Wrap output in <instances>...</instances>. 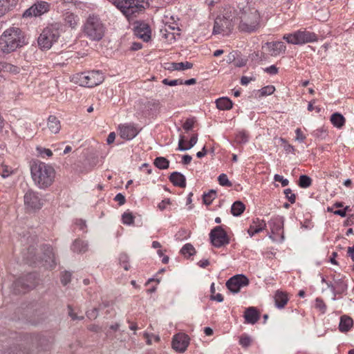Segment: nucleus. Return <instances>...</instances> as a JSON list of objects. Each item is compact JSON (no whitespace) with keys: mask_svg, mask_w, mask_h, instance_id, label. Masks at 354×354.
I'll return each mask as SVG.
<instances>
[{"mask_svg":"<svg viewBox=\"0 0 354 354\" xmlns=\"http://www.w3.org/2000/svg\"><path fill=\"white\" fill-rule=\"evenodd\" d=\"M30 173L35 185L39 189H46L55 180V169L50 165L37 160L31 162Z\"/></svg>","mask_w":354,"mask_h":354,"instance_id":"f257e3e1","label":"nucleus"},{"mask_svg":"<svg viewBox=\"0 0 354 354\" xmlns=\"http://www.w3.org/2000/svg\"><path fill=\"white\" fill-rule=\"evenodd\" d=\"M239 30L245 33L256 32L261 26V20L258 10L252 7L248 3L239 7Z\"/></svg>","mask_w":354,"mask_h":354,"instance_id":"f03ea898","label":"nucleus"},{"mask_svg":"<svg viewBox=\"0 0 354 354\" xmlns=\"http://www.w3.org/2000/svg\"><path fill=\"white\" fill-rule=\"evenodd\" d=\"M106 26L98 15L89 14L86 18L82 32L84 36L92 41H99L104 37Z\"/></svg>","mask_w":354,"mask_h":354,"instance_id":"7ed1b4c3","label":"nucleus"},{"mask_svg":"<svg viewBox=\"0 0 354 354\" xmlns=\"http://www.w3.org/2000/svg\"><path fill=\"white\" fill-rule=\"evenodd\" d=\"M24 44L21 31L19 28L11 27L6 30L0 37V45L4 53L15 50Z\"/></svg>","mask_w":354,"mask_h":354,"instance_id":"20e7f679","label":"nucleus"},{"mask_svg":"<svg viewBox=\"0 0 354 354\" xmlns=\"http://www.w3.org/2000/svg\"><path fill=\"white\" fill-rule=\"evenodd\" d=\"M233 18L234 13L232 8L230 7L225 8L222 16H218L214 21L213 33L228 35L233 29Z\"/></svg>","mask_w":354,"mask_h":354,"instance_id":"39448f33","label":"nucleus"},{"mask_svg":"<svg viewBox=\"0 0 354 354\" xmlns=\"http://www.w3.org/2000/svg\"><path fill=\"white\" fill-rule=\"evenodd\" d=\"M60 36L59 24H53L45 28L38 37V45L42 49H50Z\"/></svg>","mask_w":354,"mask_h":354,"instance_id":"423d86ee","label":"nucleus"},{"mask_svg":"<svg viewBox=\"0 0 354 354\" xmlns=\"http://www.w3.org/2000/svg\"><path fill=\"white\" fill-rule=\"evenodd\" d=\"M113 3L127 18L136 15L145 9L138 0H113Z\"/></svg>","mask_w":354,"mask_h":354,"instance_id":"0eeeda50","label":"nucleus"},{"mask_svg":"<svg viewBox=\"0 0 354 354\" xmlns=\"http://www.w3.org/2000/svg\"><path fill=\"white\" fill-rule=\"evenodd\" d=\"M37 277L34 273H29L19 277L12 284L15 293H26L37 286Z\"/></svg>","mask_w":354,"mask_h":354,"instance_id":"6e6552de","label":"nucleus"},{"mask_svg":"<svg viewBox=\"0 0 354 354\" xmlns=\"http://www.w3.org/2000/svg\"><path fill=\"white\" fill-rule=\"evenodd\" d=\"M78 79L81 86L87 87H94L104 81V76L98 71H93L87 73H83L78 75Z\"/></svg>","mask_w":354,"mask_h":354,"instance_id":"1a4fd4ad","label":"nucleus"},{"mask_svg":"<svg viewBox=\"0 0 354 354\" xmlns=\"http://www.w3.org/2000/svg\"><path fill=\"white\" fill-rule=\"evenodd\" d=\"M209 239L216 248H221L230 243V239L221 226H216L211 230Z\"/></svg>","mask_w":354,"mask_h":354,"instance_id":"9d476101","label":"nucleus"},{"mask_svg":"<svg viewBox=\"0 0 354 354\" xmlns=\"http://www.w3.org/2000/svg\"><path fill=\"white\" fill-rule=\"evenodd\" d=\"M249 279L244 274H236L226 282V286L232 293H238L243 287L248 286Z\"/></svg>","mask_w":354,"mask_h":354,"instance_id":"9b49d317","label":"nucleus"},{"mask_svg":"<svg viewBox=\"0 0 354 354\" xmlns=\"http://www.w3.org/2000/svg\"><path fill=\"white\" fill-rule=\"evenodd\" d=\"M269 226L272 235L270 236V239L274 241L279 240L283 241L284 240L283 232L282 230L283 227V219L282 217H277L272 218L269 222Z\"/></svg>","mask_w":354,"mask_h":354,"instance_id":"f8f14e48","label":"nucleus"},{"mask_svg":"<svg viewBox=\"0 0 354 354\" xmlns=\"http://www.w3.org/2000/svg\"><path fill=\"white\" fill-rule=\"evenodd\" d=\"M24 203L30 209H39L43 206V201L39 194L32 190L28 191L24 195Z\"/></svg>","mask_w":354,"mask_h":354,"instance_id":"ddd939ff","label":"nucleus"},{"mask_svg":"<svg viewBox=\"0 0 354 354\" xmlns=\"http://www.w3.org/2000/svg\"><path fill=\"white\" fill-rule=\"evenodd\" d=\"M50 5L46 1H38L27 9L23 14L24 17H39L49 10Z\"/></svg>","mask_w":354,"mask_h":354,"instance_id":"4468645a","label":"nucleus"},{"mask_svg":"<svg viewBox=\"0 0 354 354\" xmlns=\"http://www.w3.org/2000/svg\"><path fill=\"white\" fill-rule=\"evenodd\" d=\"M189 340L187 335L178 333L173 337L172 348L179 353H183L189 345Z\"/></svg>","mask_w":354,"mask_h":354,"instance_id":"2eb2a0df","label":"nucleus"},{"mask_svg":"<svg viewBox=\"0 0 354 354\" xmlns=\"http://www.w3.org/2000/svg\"><path fill=\"white\" fill-rule=\"evenodd\" d=\"M295 34L296 41H295V42L297 43V45L315 42L318 39V37L315 33L307 31L306 30H297L295 32Z\"/></svg>","mask_w":354,"mask_h":354,"instance_id":"dca6fc26","label":"nucleus"},{"mask_svg":"<svg viewBox=\"0 0 354 354\" xmlns=\"http://www.w3.org/2000/svg\"><path fill=\"white\" fill-rule=\"evenodd\" d=\"M120 136L126 140H131L135 138L139 131L138 129L131 124H125L119 127Z\"/></svg>","mask_w":354,"mask_h":354,"instance_id":"f3484780","label":"nucleus"},{"mask_svg":"<svg viewBox=\"0 0 354 354\" xmlns=\"http://www.w3.org/2000/svg\"><path fill=\"white\" fill-rule=\"evenodd\" d=\"M136 35L144 41H148L151 38V29L147 24L140 22L135 27Z\"/></svg>","mask_w":354,"mask_h":354,"instance_id":"a211bd4d","label":"nucleus"},{"mask_svg":"<svg viewBox=\"0 0 354 354\" xmlns=\"http://www.w3.org/2000/svg\"><path fill=\"white\" fill-rule=\"evenodd\" d=\"M64 25L71 29H76L80 24V17L71 12H66L62 15Z\"/></svg>","mask_w":354,"mask_h":354,"instance_id":"6ab92c4d","label":"nucleus"},{"mask_svg":"<svg viewBox=\"0 0 354 354\" xmlns=\"http://www.w3.org/2000/svg\"><path fill=\"white\" fill-rule=\"evenodd\" d=\"M44 255L46 266L49 268H54L56 265V262L55 259L53 249L50 245L45 246L44 250Z\"/></svg>","mask_w":354,"mask_h":354,"instance_id":"aec40b11","label":"nucleus"},{"mask_svg":"<svg viewBox=\"0 0 354 354\" xmlns=\"http://www.w3.org/2000/svg\"><path fill=\"white\" fill-rule=\"evenodd\" d=\"M266 45L272 56H277L286 51V47L282 41L267 42Z\"/></svg>","mask_w":354,"mask_h":354,"instance_id":"412c9836","label":"nucleus"},{"mask_svg":"<svg viewBox=\"0 0 354 354\" xmlns=\"http://www.w3.org/2000/svg\"><path fill=\"white\" fill-rule=\"evenodd\" d=\"M198 141V136L197 134H194L188 143V145L185 146L184 144L186 142L185 138L184 136L180 135V138L178 140V150L184 151L190 149L192 148L197 142Z\"/></svg>","mask_w":354,"mask_h":354,"instance_id":"4be33fe9","label":"nucleus"},{"mask_svg":"<svg viewBox=\"0 0 354 354\" xmlns=\"http://www.w3.org/2000/svg\"><path fill=\"white\" fill-rule=\"evenodd\" d=\"M266 227V223L263 220L257 218L254 221L253 224L251 225L248 230V233L250 236H253L255 234L259 233L263 231Z\"/></svg>","mask_w":354,"mask_h":354,"instance_id":"5701e85b","label":"nucleus"},{"mask_svg":"<svg viewBox=\"0 0 354 354\" xmlns=\"http://www.w3.org/2000/svg\"><path fill=\"white\" fill-rule=\"evenodd\" d=\"M244 318L245 319V322L254 324L258 322L259 315L255 308L250 307L245 310Z\"/></svg>","mask_w":354,"mask_h":354,"instance_id":"b1692460","label":"nucleus"},{"mask_svg":"<svg viewBox=\"0 0 354 354\" xmlns=\"http://www.w3.org/2000/svg\"><path fill=\"white\" fill-rule=\"evenodd\" d=\"M335 288L333 292V300H335V297L337 295L344 293L348 288L347 283L343 279H334Z\"/></svg>","mask_w":354,"mask_h":354,"instance_id":"393cba45","label":"nucleus"},{"mask_svg":"<svg viewBox=\"0 0 354 354\" xmlns=\"http://www.w3.org/2000/svg\"><path fill=\"white\" fill-rule=\"evenodd\" d=\"M169 180L174 184L175 186H178L180 187H185L186 186V179L184 175L182 174L174 171L169 176Z\"/></svg>","mask_w":354,"mask_h":354,"instance_id":"a878e982","label":"nucleus"},{"mask_svg":"<svg viewBox=\"0 0 354 354\" xmlns=\"http://www.w3.org/2000/svg\"><path fill=\"white\" fill-rule=\"evenodd\" d=\"M288 301L287 294L282 291L277 290L274 295L275 306L278 308H283Z\"/></svg>","mask_w":354,"mask_h":354,"instance_id":"bb28decb","label":"nucleus"},{"mask_svg":"<svg viewBox=\"0 0 354 354\" xmlns=\"http://www.w3.org/2000/svg\"><path fill=\"white\" fill-rule=\"evenodd\" d=\"M48 128L53 133H57L61 129L59 120L54 115H50L48 119Z\"/></svg>","mask_w":354,"mask_h":354,"instance_id":"cd10ccee","label":"nucleus"},{"mask_svg":"<svg viewBox=\"0 0 354 354\" xmlns=\"http://www.w3.org/2000/svg\"><path fill=\"white\" fill-rule=\"evenodd\" d=\"M353 319L346 315H343L340 318L339 329L342 333L348 332L353 326Z\"/></svg>","mask_w":354,"mask_h":354,"instance_id":"c85d7f7f","label":"nucleus"},{"mask_svg":"<svg viewBox=\"0 0 354 354\" xmlns=\"http://www.w3.org/2000/svg\"><path fill=\"white\" fill-rule=\"evenodd\" d=\"M19 0H0V7L4 15L12 10L18 4Z\"/></svg>","mask_w":354,"mask_h":354,"instance_id":"c756f323","label":"nucleus"},{"mask_svg":"<svg viewBox=\"0 0 354 354\" xmlns=\"http://www.w3.org/2000/svg\"><path fill=\"white\" fill-rule=\"evenodd\" d=\"M193 67V64L189 62H172L169 64L167 69L170 71H184Z\"/></svg>","mask_w":354,"mask_h":354,"instance_id":"7c9ffc66","label":"nucleus"},{"mask_svg":"<svg viewBox=\"0 0 354 354\" xmlns=\"http://www.w3.org/2000/svg\"><path fill=\"white\" fill-rule=\"evenodd\" d=\"M71 250L74 252L84 253L88 250V243L86 241L76 239L71 245Z\"/></svg>","mask_w":354,"mask_h":354,"instance_id":"2f4dec72","label":"nucleus"},{"mask_svg":"<svg viewBox=\"0 0 354 354\" xmlns=\"http://www.w3.org/2000/svg\"><path fill=\"white\" fill-rule=\"evenodd\" d=\"M216 107L220 110H230L232 108L233 103L228 97H220L216 100Z\"/></svg>","mask_w":354,"mask_h":354,"instance_id":"473e14b6","label":"nucleus"},{"mask_svg":"<svg viewBox=\"0 0 354 354\" xmlns=\"http://www.w3.org/2000/svg\"><path fill=\"white\" fill-rule=\"evenodd\" d=\"M330 122L333 126L340 129L344 125L346 120L342 114L339 113H335L330 116Z\"/></svg>","mask_w":354,"mask_h":354,"instance_id":"72a5a7b5","label":"nucleus"},{"mask_svg":"<svg viewBox=\"0 0 354 354\" xmlns=\"http://www.w3.org/2000/svg\"><path fill=\"white\" fill-rule=\"evenodd\" d=\"M245 209V205L242 202L237 201L232 204L231 212L234 216H239L244 212Z\"/></svg>","mask_w":354,"mask_h":354,"instance_id":"f704fd0d","label":"nucleus"},{"mask_svg":"<svg viewBox=\"0 0 354 354\" xmlns=\"http://www.w3.org/2000/svg\"><path fill=\"white\" fill-rule=\"evenodd\" d=\"M154 165L160 169H166L169 167V161L165 157H157L153 162Z\"/></svg>","mask_w":354,"mask_h":354,"instance_id":"c9c22d12","label":"nucleus"},{"mask_svg":"<svg viewBox=\"0 0 354 354\" xmlns=\"http://www.w3.org/2000/svg\"><path fill=\"white\" fill-rule=\"evenodd\" d=\"M19 68L9 63L1 62L0 63V71L8 72L11 73H19Z\"/></svg>","mask_w":354,"mask_h":354,"instance_id":"e433bc0d","label":"nucleus"},{"mask_svg":"<svg viewBox=\"0 0 354 354\" xmlns=\"http://www.w3.org/2000/svg\"><path fill=\"white\" fill-rule=\"evenodd\" d=\"M312 184L311 178L306 175H301L299 179V186L301 188H308Z\"/></svg>","mask_w":354,"mask_h":354,"instance_id":"4c0bfd02","label":"nucleus"},{"mask_svg":"<svg viewBox=\"0 0 354 354\" xmlns=\"http://www.w3.org/2000/svg\"><path fill=\"white\" fill-rule=\"evenodd\" d=\"M180 252L185 256L187 255L188 257H190L196 252V250L191 243H186L181 248Z\"/></svg>","mask_w":354,"mask_h":354,"instance_id":"58836bf2","label":"nucleus"},{"mask_svg":"<svg viewBox=\"0 0 354 354\" xmlns=\"http://www.w3.org/2000/svg\"><path fill=\"white\" fill-rule=\"evenodd\" d=\"M216 192L214 190H210L208 193L203 194V203L207 205H210L213 200L216 198Z\"/></svg>","mask_w":354,"mask_h":354,"instance_id":"ea45409f","label":"nucleus"},{"mask_svg":"<svg viewBox=\"0 0 354 354\" xmlns=\"http://www.w3.org/2000/svg\"><path fill=\"white\" fill-rule=\"evenodd\" d=\"M12 173L13 170L11 167L3 164L0 165V176L2 178H6L10 176Z\"/></svg>","mask_w":354,"mask_h":354,"instance_id":"a19ab883","label":"nucleus"},{"mask_svg":"<svg viewBox=\"0 0 354 354\" xmlns=\"http://www.w3.org/2000/svg\"><path fill=\"white\" fill-rule=\"evenodd\" d=\"M122 223L126 225H131L134 223V216L131 212H126L122 216Z\"/></svg>","mask_w":354,"mask_h":354,"instance_id":"79ce46f5","label":"nucleus"},{"mask_svg":"<svg viewBox=\"0 0 354 354\" xmlns=\"http://www.w3.org/2000/svg\"><path fill=\"white\" fill-rule=\"evenodd\" d=\"M218 180L221 186L231 187L232 185V183L229 180L225 174H221L219 175L218 177Z\"/></svg>","mask_w":354,"mask_h":354,"instance_id":"37998d69","label":"nucleus"},{"mask_svg":"<svg viewBox=\"0 0 354 354\" xmlns=\"http://www.w3.org/2000/svg\"><path fill=\"white\" fill-rule=\"evenodd\" d=\"M274 91H275L274 86L272 85H269V86L263 87L260 90V93H261V95L266 96V95H269L272 94L274 92Z\"/></svg>","mask_w":354,"mask_h":354,"instance_id":"c03bdc74","label":"nucleus"},{"mask_svg":"<svg viewBox=\"0 0 354 354\" xmlns=\"http://www.w3.org/2000/svg\"><path fill=\"white\" fill-rule=\"evenodd\" d=\"M120 262L121 266L125 270H128L129 268V257L126 254H121L120 255Z\"/></svg>","mask_w":354,"mask_h":354,"instance_id":"a18cd8bd","label":"nucleus"},{"mask_svg":"<svg viewBox=\"0 0 354 354\" xmlns=\"http://www.w3.org/2000/svg\"><path fill=\"white\" fill-rule=\"evenodd\" d=\"M239 344L244 348H248L251 344L250 337L244 334L240 337Z\"/></svg>","mask_w":354,"mask_h":354,"instance_id":"49530a36","label":"nucleus"},{"mask_svg":"<svg viewBox=\"0 0 354 354\" xmlns=\"http://www.w3.org/2000/svg\"><path fill=\"white\" fill-rule=\"evenodd\" d=\"M284 194L286 195V197L287 198V199L288 200V201L290 203L293 204L295 203L296 196L295 194L292 193V191L291 190V189H290V188L286 189L284 190Z\"/></svg>","mask_w":354,"mask_h":354,"instance_id":"de8ad7c7","label":"nucleus"},{"mask_svg":"<svg viewBox=\"0 0 354 354\" xmlns=\"http://www.w3.org/2000/svg\"><path fill=\"white\" fill-rule=\"evenodd\" d=\"M162 83L165 85L174 86L176 85H178V84L179 85L183 84V81L180 79L169 80L165 78L162 80Z\"/></svg>","mask_w":354,"mask_h":354,"instance_id":"09e8293b","label":"nucleus"},{"mask_svg":"<svg viewBox=\"0 0 354 354\" xmlns=\"http://www.w3.org/2000/svg\"><path fill=\"white\" fill-rule=\"evenodd\" d=\"M315 306L317 308L319 309L322 313H325L326 310V306L324 304V301L320 298H317L315 299Z\"/></svg>","mask_w":354,"mask_h":354,"instance_id":"8fccbe9b","label":"nucleus"},{"mask_svg":"<svg viewBox=\"0 0 354 354\" xmlns=\"http://www.w3.org/2000/svg\"><path fill=\"white\" fill-rule=\"evenodd\" d=\"M295 35V32L292 34L284 35L283 39H285L289 44L297 45V43L295 42V41H296Z\"/></svg>","mask_w":354,"mask_h":354,"instance_id":"3c124183","label":"nucleus"},{"mask_svg":"<svg viewBox=\"0 0 354 354\" xmlns=\"http://www.w3.org/2000/svg\"><path fill=\"white\" fill-rule=\"evenodd\" d=\"M264 72L270 75H276L279 72V68L275 65H272L263 68Z\"/></svg>","mask_w":354,"mask_h":354,"instance_id":"603ef678","label":"nucleus"},{"mask_svg":"<svg viewBox=\"0 0 354 354\" xmlns=\"http://www.w3.org/2000/svg\"><path fill=\"white\" fill-rule=\"evenodd\" d=\"M274 180L277 182H280L283 187H286L288 185L289 181L286 178H283V177L279 174H275L274 176Z\"/></svg>","mask_w":354,"mask_h":354,"instance_id":"864d4df0","label":"nucleus"},{"mask_svg":"<svg viewBox=\"0 0 354 354\" xmlns=\"http://www.w3.org/2000/svg\"><path fill=\"white\" fill-rule=\"evenodd\" d=\"M160 103L158 101L156 100H152V101H148L145 106L150 109L151 110H156L159 108Z\"/></svg>","mask_w":354,"mask_h":354,"instance_id":"5fc2aeb1","label":"nucleus"},{"mask_svg":"<svg viewBox=\"0 0 354 354\" xmlns=\"http://www.w3.org/2000/svg\"><path fill=\"white\" fill-rule=\"evenodd\" d=\"M71 274L68 272H65L61 277L62 283L64 286L67 285L71 281Z\"/></svg>","mask_w":354,"mask_h":354,"instance_id":"6e6d98bb","label":"nucleus"},{"mask_svg":"<svg viewBox=\"0 0 354 354\" xmlns=\"http://www.w3.org/2000/svg\"><path fill=\"white\" fill-rule=\"evenodd\" d=\"M194 120L193 119H187L183 124V129L188 131L194 127Z\"/></svg>","mask_w":354,"mask_h":354,"instance_id":"4d7b16f0","label":"nucleus"},{"mask_svg":"<svg viewBox=\"0 0 354 354\" xmlns=\"http://www.w3.org/2000/svg\"><path fill=\"white\" fill-rule=\"evenodd\" d=\"M236 139L238 142L245 143L248 140V135L244 132H240L237 134Z\"/></svg>","mask_w":354,"mask_h":354,"instance_id":"13d9d810","label":"nucleus"},{"mask_svg":"<svg viewBox=\"0 0 354 354\" xmlns=\"http://www.w3.org/2000/svg\"><path fill=\"white\" fill-rule=\"evenodd\" d=\"M114 200L117 202H118V204L120 205H122L125 203L126 202V199H125V197L123 194H122L121 193H118L115 196V198Z\"/></svg>","mask_w":354,"mask_h":354,"instance_id":"bf43d9fd","label":"nucleus"},{"mask_svg":"<svg viewBox=\"0 0 354 354\" xmlns=\"http://www.w3.org/2000/svg\"><path fill=\"white\" fill-rule=\"evenodd\" d=\"M296 133V140L299 142H303L306 139V136L302 133L301 130L300 129H297L295 130Z\"/></svg>","mask_w":354,"mask_h":354,"instance_id":"052dcab7","label":"nucleus"},{"mask_svg":"<svg viewBox=\"0 0 354 354\" xmlns=\"http://www.w3.org/2000/svg\"><path fill=\"white\" fill-rule=\"evenodd\" d=\"M38 150L42 156H46L50 157L53 155V152L48 149H38Z\"/></svg>","mask_w":354,"mask_h":354,"instance_id":"680f3d73","label":"nucleus"},{"mask_svg":"<svg viewBox=\"0 0 354 354\" xmlns=\"http://www.w3.org/2000/svg\"><path fill=\"white\" fill-rule=\"evenodd\" d=\"M97 308H93L92 310L87 312V317L89 319H95L97 317Z\"/></svg>","mask_w":354,"mask_h":354,"instance_id":"e2e57ef3","label":"nucleus"},{"mask_svg":"<svg viewBox=\"0 0 354 354\" xmlns=\"http://www.w3.org/2000/svg\"><path fill=\"white\" fill-rule=\"evenodd\" d=\"M254 80L253 77H249L247 76H243L241 79V84L242 85H247L251 81Z\"/></svg>","mask_w":354,"mask_h":354,"instance_id":"0e129e2a","label":"nucleus"},{"mask_svg":"<svg viewBox=\"0 0 354 354\" xmlns=\"http://www.w3.org/2000/svg\"><path fill=\"white\" fill-rule=\"evenodd\" d=\"M192 158L189 155H184L182 158V162L184 165H188L191 162Z\"/></svg>","mask_w":354,"mask_h":354,"instance_id":"69168bd1","label":"nucleus"},{"mask_svg":"<svg viewBox=\"0 0 354 354\" xmlns=\"http://www.w3.org/2000/svg\"><path fill=\"white\" fill-rule=\"evenodd\" d=\"M115 139V133L114 132H111L106 139L107 144L110 145L114 142Z\"/></svg>","mask_w":354,"mask_h":354,"instance_id":"338daca9","label":"nucleus"},{"mask_svg":"<svg viewBox=\"0 0 354 354\" xmlns=\"http://www.w3.org/2000/svg\"><path fill=\"white\" fill-rule=\"evenodd\" d=\"M348 255L351 257L353 261H354V245L348 248L347 251Z\"/></svg>","mask_w":354,"mask_h":354,"instance_id":"774afa93","label":"nucleus"}]
</instances>
